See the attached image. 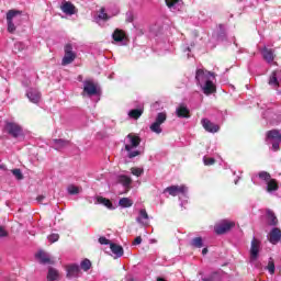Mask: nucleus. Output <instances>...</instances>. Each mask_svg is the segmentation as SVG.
Wrapping results in <instances>:
<instances>
[{
    "label": "nucleus",
    "mask_w": 281,
    "mask_h": 281,
    "mask_svg": "<svg viewBox=\"0 0 281 281\" xmlns=\"http://www.w3.org/2000/svg\"><path fill=\"white\" fill-rule=\"evenodd\" d=\"M5 236H8V231L0 226V238H5Z\"/></svg>",
    "instance_id": "nucleus-43"
},
{
    "label": "nucleus",
    "mask_w": 281,
    "mask_h": 281,
    "mask_svg": "<svg viewBox=\"0 0 281 281\" xmlns=\"http://www.w3.org/2000/svg\"><path fill=\"white\" fill-rule=\"evenodd\" d=\"M44 200H45V195L37 196V202L38 203H43Z\"/></svg>",
    "instance_id": "nucleus-47"
},
{
    "label": "nucleus",
    "mask_w": 281,
    "mask_h": 281,
    "mask_svg": "<svg viewBox=\"0 0 281 281\" xmlns=\"http://www.w3.org/2000/svg\"><path fill=\"white\" fill-rule=\"evenodd\" d=\"M267 218H268V225H271L272 227H276L278 225V217L276 216V213L271 210H267Z\"/></svg>",
    "instance_id": "nucleus-29"
},
{
    "label": "nucleus",
    "mask_w": 281,
    "mask_h": 281,
    "mask_svg": "<svg viewBox=\"0 0 281 281\" xmlns=\"http://www.w3.org/2000/svg\"><path fill=\"white\" fill-rule=\"evenodd\" d=\"M26 98L32 102L33 104H38L41 102V91L36 88H30L26 90Z\"/></svg>",
    "instance_id": "nucleus-14"
},
{
    "label": "nucleus",
    "mask_w": 281,
    "mask_h": 281,
    "mask_svg": "<svg viewBox=\"0 0 281 281\" xmlns=\"http://www.w3.org/2000/svg\"><path fill=\"white\" fill-rule=\"evenodd\" d=\"M119 205L121 207H133V200H131L130 198H122L119 201Z\"/></svg>",
    "instance_id": "nucleus-31"
},
{
    "label": "nucleus",
    "mask_w": 281,
    "mask_h": 281,
    "mask_svg": "<svg viewBox=\"0 0 281 281\" xmlns=\"http://www.w3.org/2000/svg\"><path fill=\"white\" fill-rule=\"evenodd\" d=\"M214 75L211 71L198 69L195 74V80L201 87L204 95H212L216 93V85H214Z\"/></svg>",
    "instance_id": "nucleus-1"
},
{
    "label": "nucleus",
    "mask_w": 281,
    "mask_h": 281,
    "mask_svg": "<svg viewBox=\"0 0 281 281\" xmlns=\"http://www.w3.org/2000/svg\"><path fill=\"white\" fill-rule=\"evenodd\" d=\"M36 258H38L40 262H42V265H49L50 259H49V254L43 251V250H40L37 254H36Z\"/></svg>",
    "instance_id": "nucleus-27"
},
{
    "label": "nucleus",
    "mask_w": 281,
    "mask_h": 281,
    "mask_svg": "<svg viewBox=\"0 0 281 281\" xmlns=\"http://www.w3.org/2000/svg\"><path fill=\"white\" fill-rule=\"evenodd\" d=\"M65 55L61 60V65H71L76 60V52H74V46L71 44H66L64 48Z\"/></svg>",
    "instance_id": "nucleus-8"
},
{
    "label": "nucleus",
    "mask_w": 281,
    "mask_h": 281,
    "mask_svg": "<svg viewBox=\"0 0 281 281\" xmlns=\"http://www.w3.org/2000/svg\"><path fill=\"white\" fill-rule=\"evenodd\" d=\"M207 254V248H203L202 256H205Z\"/></svg>",
    "instance_id": "nucleus-48"
},
{
    "label": "nucleus",
    "mask_w": 281,
    "mask_h": 281,
    "mask_svg": "<svg viewBox=\"0 0 281 281\" xmlns=\"http://www.w3.org/2000/svg\"><path fill=\"white\" fill-rule=\"evenodd\" d=\"M21 16V11L19 10H9L7 12V30L10 34H14L16 32V21Z\"/></svg>",
    "instance_id": "nucleus-4"
},
{
    "label": "nucleus",
    "mask_w": 281,
    "mask_h": 281,
    "mask_svg": "<svg viewBox=\"0 0 281 281\" xmlns=\"http://www.w3.org/2000/svg\"><path fill=\"white\" fill-rule=\"evenodd\" d=\"M60 10L61 12H64V14H67L68 16L76 14V7L71 2L63 1Z\"/></svg>",
    "instance_id": "nucleus-19"
},
{
    "label": "nucleus",
    "mask_w": 281,
    "mask_h": 281,
    "mask_svg": "<svg viewBox=\"0 0 281 281\" xmlns=\"http://www.w3.org/2000/svg\"><path fill=\"white\" fill-rule=\"evenodd\" d=\"M12 175L18 179V181H21L23 179V173L21 172V169H13Z\"/></svg>",
    "instance_id": "nucleus-38"
},
{
    "label": "nucleus",
    "mask_w": 281,
    "mask_h": 281,
    "mask_svg": "<svg viewBox=\"0 0 281 281\" xmlns=\"http://www.w3.org/2000/svg\"><path fill=\"white\" fill-rule=\"evenodd\" d=\"M132 175H134V177H142L144 175V169L142 168H137V167H133L131 169Z\"/></svg>",
    "instance_id": "nucleus-37"
},
{
    "label": "nucleus",
    "mask_w": 281,
    "mask_h": 281,
    "mask_svg": "<svg viewBox=\"0 0 281 281\" xmlns=\"http://www.w3.org/2000/svg\"><path fill=\"white\" fill-rule=\"evenodd\" d=\"M266 269L269 271L271 276L276 273V263L273 262V258L269 259L268 266L266 267Z\"/></svg>",
    "instance_id": "nucleus-35"
},
{
    "label": "nucleus",
    "mask_w": 281,
    "mask_h": 281,
    "mask_svg": "<svg viewBox=\"0 0 281 281\" xmlns=\"http://www.w3.org/2000/svg\"><path fill=\"white\" fill-rule=\"evenodd\" d=\"M214 278H216V273L212 274V277L203 279V281H214Z\"/></svg>",
    "instance_id": "nucleus-46"
},
{
    "label": "nucleus",
    "mask_w": 281,
    "mask_h": 281,
    "mask_svg": "<svg viewBox=\"0 0 281 281\" xmlns=\"http://www.w3.org/2000/svg\"><path fill=\"white\" fill-rule=\"evenodd\" d=\"M136 223H138V225H142V227H148V225H150V216H148V212H146V209H140L138 211Z\"/></svg>",
    "instance_id": "nucleus-12"
},
{
    "label": "nucleus",
    "mask_w": 281,
    "mask_h": 281,
    "mask_svg": "<svg viewBox=\"0 0 281 281\" xmlns=\"http://www.w3.org/2000/svg\"><path fill=\"white\" fill-rule=\"evenodd\" d=\"M67 192H68V194H80V192H82V189L80 187L70 184L67 188Z\"/></svg>",
    "instance_id": "nucleus-33"
},
{
    "label": "nucleus",
    "mask_w": 281,
    "mask_h": 281,
    "mask_svg": "<svg viewBox=\"0 0 281 281\" xmlns=\"http://www.w3.org/2000/svg\"><path fill=\"white\" fill-rule=\"evenodd\" d=\"M166 120H168V114L166 112H159L156 115L154 123L149 125V130L151 131V133H155L156 135H161V133H164L161 124H164Z\"/></svg>",
    "instance_id": "nucleus-5"
},
{
    "label": "nucleus",
    "mask_w": 281,
    "mask_h": 281,
    "mask_svg": "<svg viewBox=\"0 0 281 281\" xmlns=\"http://www.w3.org/2000/svg\"><path fill=\"white\" fill-rule=\"evenodd\" d=\"M117 183H121V186L128 189L131 188V183H133V180L128 176L120 175L117 176Z\"/></svg>",
    "instance_id": "nucleus-24"
},
{
    "label": "nucleus",
    "mask_w": 281,
    "mask_h": 281,
    "mask_svg": "<svg viewBox=\"0 0 281 281\" xmlns=\"http://www.w3.org/2000/svg\"><path fill=\"white\" fill-rule=\"evenodd\" d=\"M187 52H190V47H187Z\"/></svg>",
    "instance_id": "nucleus-51"
},
{
    "label": "nucleus",
    "mask_w": 281,
    "mask_h": 281,
    "mask_svg": "<svg viewBox=\"0 0 281 281\" xmlns=\"http://www.w3.org/2000/svg\"><path fill=\"white\" fill-rule=\"evenodd\" d=\"M171 12H179L183 8V0H165Z\"/></svg>",
    "instance_id": "nucleus-18"
},
{
    "label": "nucleus",
    "mask_w": 281,
    "mask_h": 281,
    "mask_svg": "<svg viewBox=\"0 0 281 281\" xmlns=\"http://www.w3.org/2000/svg\"><path fill=\"white\" fill-rule=\"evenodd\" d=\"M268 85L271 87V89H274V91H278L281 87V70H274L271 72Z\"/></svg>",
    "instance_id": "nucleus-10"
},
{
    "label": "nucleus",
    "mask_w": 281,
    "mask_h": 281,
    "mask_svg": "<svg viewBox=\"0 0 281 281\" xmlns=\"http://www.w3.org/2000/svg\"><path fill=\"white\" fill-rule=\"evenodd\" d=\"M68 278H78V273H80V266L79 265H71L68 267L67 270Z\"/></svg>",
    "instance_id": "nucleus-26"
},
{
    "label": "nucleus",
    "mask_w": 281,
    "mask_h": 281,
    "mask_svg": "<svg viewBox=\"0 0 281 281\" xmlns=\"http://www.w3.org/2000/svg\"><path fill=\"white\" fill-rule=\"evenodd\" d=\"M97 203H99L100 205H104L105 207H108V210H114L113 203H111V200L106 198L97 196Z\"/></svg>",
    "instance_id": "nucleus-30"
},
{
    "label": "nucleus",
    "mask_w": 281,
    "mask_h": 281,
    "mask_svg": "<svg viewBox=\"0 0 281 281\" xmlns=\"http://www.w3.org/2000/svg\"><path fill=\"white\" fill-rule=\"evenodd\" d=\"M80 267L83 271H89L91 269V261L89 259H85L81 261Z\"/></svg>",
    "instance_id": "nucleus-36"
},
{
    "label": "nucleus",
    "mask_w": 281,
    "mask_h": 281,
    "mask_svg": "<svg viewBox=\"0 0 281 281\" xmlns=\"http://www.w3.org/2000/svg\"><path fill=\"white\" fill-rule=\"evenodd\" d=\"M52 145L55 150H63V148L69 146V142L65 139H53Z\"/></svg>",
    "instance_id": "nucleus-25"
},
{
    "label": "nucleus",
    "mask_w": 281,
    "mask_h": 281,
    "mask_svg": "<svg viewBox=\"0 0 281 281\" xmlns=\"http://www.w3.org/2000/svg\"><path fill=\"white\" fill-rule=\"evenodd\" d=\"M203 161H204V166H214V158H207V157H204L203 158Z\"/></svg>",
    "instance_id": "nucleus-41"
},
{
    "label": "nucleus",
    "mask_w": 281,
    "mask_h": 281,
    "mask_svg": "<svg viewBox=\"0 0 281 281\" xmlns=\"http://www.w3.org/2000/svg\"><path fill=\"white\" fill-rule=\"evenodd\" d=\"M261 54H262V57L263 59L271 64L273 63L274 58H276V55L273 54V50L272 49H269L267 47H263L262 50H261Z\"/></svg>",
    "instance_id": "nucleus-22"
},
{
    "label": "nucleus",
    "mask_w": 281,
    "mask_h": 281,
    "mask_svg": "<svg viewBox=\"0 0 281 281\" xmlns=\"http://www.w3.org/2000/svg\"><path fill=\"white\" fill-rule=\"evenodd\" d=\"M100 245H111L112 243L106 237L99 238Z\"/></svg>",
    "instance_id": "nucleus-42"
},
{
    "label": "nucleus",
    "mask_w": 281,
    "mask_h": 281,
    "mask_svg": "<svg viewBox=\"0 0 281 281\" xmlns=\"http://www.w3.org/2000/svg\"><path fill=\"white\" fill-rule=\"evenodd\" d=\"M164 192H168L170 196H179L180 194L179 199L181 200V207L188 203V200H183L188 199V187L186 184L167 187Z\"/></svg>",
    "instance_id": "nucleus-3"
},
{
    "label": "nucleus",
    "mask_w": 281,
    "mask_h": 281,
    "mask_svg": "<svg viewBox=\"0 0 281 281\" xmlns=\"http://www.w3.org/2000/svg\"><path fill=\"white\" fill-rule=\"evenodd\" d=\"M234 225H236L234 222L223 221L220 224L215 225L214 232L215 234H218V235L225 234L226 232H229V229H232Z\"/></svg>",
    "instance_id": "nucleus-13"
},
{
    "label": "nucleus",
    "mask_w": 281,
    "mask_h": 281,
    "mask_svg": "<svg viewBox=\"0 0 281 281\" xmlns=\"http://www.w3.org/2000/svg\"><path fill=\"white\" fill-rule=\"evenodd\" d=\"M99 19H101L102 21H109V15H108L106 12L104 11V8H102V9L100 10Z\"/></svg>",
    "instance_id": "nucleus-40"
},
{
    "label": "nucleus",
    "mask_w": 281,
    "mask_h": 281,
    "mask_svg": "<svg viewBox=\"0 0 281 281\" xmlns=\"http://www.w3.org/2000/svg\"><path fill=\"white\" fill-rule=\"evenodd\" d=\"M192 247H195L196 249H201L203 247V238L201 237H195L191 240Z\"/></svg>",
    "instance_id": "nucleus-34"
},
{
    "label": "nucleus",
    "mask_w": 281,
    "mask_h": 281,
    "mask_svg": "<svg viewBox=\"0 0 281 281\" xmlns=\"http://www.w3.org/2000/svg\"><path fill=\"white\" fill-rule=\"evenodd\" d=\"M47 280L48 281L58 280V270H56L54 268H49L48 274H47Z\"/></svg>",
    "instance_id": "nucleus-32"
},
{
    "label": "nucleus",
    "mask_w": 281,
    "mask_h": 281,
    "mask_svg": "<svg viewBox=\"0 0 281 281\" xmlns=\"http://www.w3.org/2000/svg\"><path fill=\"white\" fill-rule=\"evenodd\" d=\"M15 47H19V49H24L25 45L23 43L19 42L15 44Z\"/></svg>",
    "instance_id": "nucleus-45"
},
{
    "label": "nucleus",
    "mask_w": 281,
    "mask_h": 281,
    "mask_svg": "<svg viewBox=\"0 0 281 281\" xmlns=\"http://www.w3.org/2000/svg\"><path fill=\"white\" fill-rule=\"evenodd\" d=\"M47 238H48L49 243H58L60 235L54 233V234H50Z\"/></svg>",
    "instance_id": "nucleus-39"
},
{
    "label": "nucleus",
    "mask_w": 281,
    "mask_h": 281,
    "mask_svg": "<svg viewBox=\"0 0 281 281\" xmlns=\"http://www.w3.org/2000/svg\"><path fill=\"white\" fill-rule=\"evenodd\" d=\"M259 254H260V240L254 237L250 246V262H256V260H258Z\"/></svg>",
    "instance_id": "nucleus-11"
},
{
    "label": "nucleus",
    "mask_w": 281,
    "mask_h": 281,
    "mask_svg": "<svg viewBox=\"0 0 281 281\" xmlns=\"http://www.w3.org/2000/svg\"><path fill=\"white\" fill-rule=\"evenodd\" d=\"M133 245H142V237H136L135 239H134V243H133Z\"/></svg>",
    "instance_id": "nucleus-44"
},
{
    "label": "nucleus",
    "mask_w": 281,
    "mask_h": 281,
    "mask_svg": "<svg viewBox=\"0 0 281 281\" xmlns=\"http://www.w3.org/2000/svg\"><path fill=\"white\" fill-rule=\"evenodd\" d=\"M112 38L114 43L117 45H126V33L124 31L116 29L112 34Z\"/></svg>",
    "instance_id": "nucleus-16"
},
{
    "label": "nucleus",
    "mask_w": 281,
    "mask_h": 281,
    "mask_svg": "<svg viewBox=\"0 0 281 281\" xmlns=\"http://www.w3.org/2000/svg\"><path fill=\"white\" fill-rule=\"evenodd\" d=\"M281 239V229L278 227H274L269 233V240L272 245H278Z\"/></svg>",
    "instance_id": "nucleus-20"
},
{
    "label": "nucleus",
    "mask_w": 281,
    "mask_h": 281,
    "mask_svg": "<svg viewBox=\"0 0 281 281\" xmlns=\"http://www.w3.org/2000/svg\"><path fill=\"white\" fill-rule=\"evenodd\" d=\"M110 249L114 254L115 258H122L124 256V248L116 244H110Z\"/></svg>",
    "instance_id": "nucleus-23"
},
{
    "label": "nucleus",
    "mask_w": 281,
    "mask_h": 281,
    "mask_svg": "<svg viewBox=\"0 0 281 281\" xmlns=\"http://www.w3.org/2000/svg\"><path fill=\"white\" fill-rule=\"evenodd\" d=\"M4 128L12 137H21L23 135V127L16 122H7Z\"/></svg>",
    "instance_id": "nucleus-9"
},
{
    "label": "nucleus",
    "mask_w": 281,
    "mask_h": 281,
    "mask_svg": "<svg viewBox=\"0 0 281 281\" xmlns=\"http://www.w3.org/2000/svg\"><path fill=\"white\" fill-rule=\"evenodd\" d=\"M201 124L207 133H218V131H221L218 124H215L207 119H202Z\"/></svg>",
    "instance_id": "nucleus-15"
},
{
    "label": "nucleus",
    "mask_w": 281,
    "mask_h": 281,
    "mask_svg": "<svg viewBox=\"0 0 281 281\" xmlns=\"http://www.w3.org/2000/svg\"><path fill=\"white\" fill-rule=\"evenodd\" d=\"M143 114H144V108H139V109L131 110L127 115L128 117H131V120H139V117H142Z\"/></svg>",
    "instance_id": "nucleus-28"
},
{
    "label": "nucleus",
    "mask_w": 281,
    "mask_h": 281,
    "mask_svg": "<svg viewBox=\"0 0 281 281\" xmlns=\"http://www.w3.org/2000/svg\"><path fill=\"white\" fill-rule=\"evenodd\" d=\"M128 23L133 21V18H127Z\"/></svg>",
    "instance_id": "nucleus-49"
},
{
    "label": "nucleus",
    "mask_w": 281,
    "mask_h": 281,
    "mask_svg": "<svg viewBox=\"0 0 281 281\" xmlns=\"http://www.w3.org/2000/svg\"><path fill=\"white\" fill-rule=\"evenodd\" d=\"M83 92L87 93V95H98V86L91 80H86L83 82Z\"/></svg>",
    "instance_id": "nucleus-17"
},
{
    "label": "nucleus",
    "mask_w": 281,
    "mask_h": 281,
    "mask_svg": "<svg viewBox=\"0 0 281 281\" xmlns=\"http://www.w3.org/2000/svg\"><path fill=\"white\" fill-rule=\"evenodd\" d=\"M235 186H238V180H235Z\"/></svg>",
    "instance_id": "nucleus-50"
},
{
    "label": "nucleus",
    "mask_w": 281,
    "mask_h": 281,
    "mask_svg": "<svg viewBox=\"0 0 281 281\" xmlns=\"http://www.w3.org/2000/svg\"><path fill=\"white\" fill-rule=\"evenodd\" d=\"M176 115L177 117H190V109H188V106L186 104H180L177 109H176Z\"/></svg>",
    "instance_id": "nucleus-21"
},
{
    "label": "nucleus",
    "mask_w": 281,
    "mask_h": 281,
    "mask_svg": "<svg viewBox=\"0 0 281 281\" xmlns=\"http://www.w3.org/2000/svg\"><path fill=\"white\" fill-rule=\"evenodd\" d=\"M142 144V138L135 134H128L125 138V151L127 153V157L133 159L135 157H139V149L137 147Z\"/></svg>",
    "instance_id": "nucleus-2"
},
{
    "label": "nucleus",
    "mask_w": 281,
    "mask_h": 281,
    "mask_svg": "<svg viewBox=\"0 0 281 281\" xmlns=\"http://www.w3.org/2000/svg\"><path fill=\"white\" fill-rule=\"evenodd\" d=\"M267 142L272 145V150H280L281 133L278 130H271L267 133Z\"/></svg>",
    "instance_id": "nucleus-6"
},
{
    "label": "nucleus",
    "mask_w": 281,
    "mask_h": 281,
    "mask_svg": "<svg viewBox=\"0 0 281 281\" xmlns=\"http://www.w3.org/2000/svg\"><path fill=\"white\" fill-rule=\"evenodd\" d=\"M259 179L267 183V192H276L278 190V182L276 179H271V175L266 171L259 172Z\"/></svg>",
    "instance_id": "nucleus-7"
}]
</instances>
